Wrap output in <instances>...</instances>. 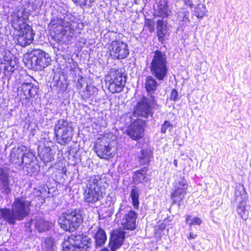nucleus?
Instances as JSON below:
<instances>
[{"mask_svg": "<svg viewBox=\"0 0 251 251\" xmlns=\"http://www.w3.org/2000/svg\"><path fill=\"white\" fill-rule=\"evenodd\" d=\"M174 164L175 166V167H176L177 166V162L176 159H175L174 160Z\"/></svg>", "mask_w": 251, "mask_h": 251, "instance_id": "de8ad7c7", "label": "nucleus"}, {"mask_svg": "<svg viewBox=\"0 0 251 251\" xmlns=\"http://www.w3.org/2000/svg\"><path fill=\"white\" fill-rule=\"evenodd\" d=\"M50 151V148L45 149L39 153L41 159L45 163L50 162L53 159V156Z\"/></svg>", "mask_w": 251, "mask_h": 251, "instance_id": "c756f323", "label": "nucleus"}, {"mask_svg": "<svg viewBox=\"0 0 251 251\" xmlns=\"http://www.w3.org/2000/svg\"><path fill=\"white\" fill-rule=\"evenodd\" d=\"M108 89L112 93L122 92L126 84V77L118 72H111L105 79Z\"/></svg>", "mask_w": 251, "mask_h": 251, "instance_id": "9d476101", "label": "nucleus"}, {"mask_svg": "<svg viewBox=\"0 0 251 251\" xmlns=\"http://www.w3.org/2000/svg\"><path fill=\"white\" fill-rule=\"evenodd\" d=\"M165 228V226L164 224L159 225L156 228V230H160L161 231H163Z\"/></svg>", "mask_w": 251, "mask_h": 251, "instance_id": "49530a36", "label": "nucleus"}, {"mask_svg": "<svg viewBox=\"0 0 251 251\" xmlns=\"http://www.w3.org/2000/svg\"><path fill=\"white\" fill-rule=\"evenodd\" d=\"M173 125L170 122L166 121L161 127V132L162 133H165L168 129L169 128L171 129Z\"/></svg>", "mask_w": 251, "mask_h": 251, "instance_id": "ea45409f", "label": "nucleus"}, {"mask_svg": "<svg viewBox=\"0 0 251 251\" xmlns=\"http://www.w3.org/2000/svg\"><path fill=\"white\" fill-rule=\"evenodd\" d=\"M32 224H34L35 228L39 232H43L48 230L50 227L48 222L45 221L44 219L40 218L31 220L30 222L26 223L25 226L27 227Z\"/></svg>", "mask_w": 251, "mask_h": 251, "instance_id": "393cba45", "label": "nucleus"}, {"mask_svg": "<svg viewBox=\"0 0 251 251\" xmlns=\"http://www.w3.org/2000/svg\"><path fill=\"white\" fill-rule=\"evenodd\" d=\"M185 222L189 224L191 227L192 225L200 226L202 223V220L199 217H192L190 215H187L185 218Z\"/></svg>", "mask_w": 251, "mask_h": 251, "instance_id": "72a5a7b5", "label": "nucleus"}, {"mask_svg": "<svg viewBox=\"0 0 251 251\" xmlns=\"http://www.w3.org/2000/svg\"><path fill=\"white\" fill-rule=\"evenodd\" d=\"M197 236V235L193 232H190L189 235L187 236L188 239H194Z\"/></svg>", "mask_w": 251, "mask_h": 251, "instance_id": "a18cd8bd", "label": "nucleus"}, {"mask_svg": "<svg viewBox=\"0 0 251 251\" xmlns=\"http://www.w3.org/2000/svg\"><path fill=\"white\" fill-rule=\"evenodd\" d=\"M34 155L33 153L31 152L28 151L26 153L24 152V155L21 159L23 160V164L25 163V165H27L29 164L32 161Z\"/></svg>", "mask_w": 251, "mask_h": 251, "instance_id": "e433bc0d", "label": "nucleus"}, {"mask_svg": "<svg viewBox=\"0 0 251 251\" xmlns=\"http://www.w3.org/2000/svg\"><path fill=\"white\" fill-rule=\"evenodd\" d=\"M207 12L206 8L202 4H199L195 8V15L198 18H202L204 17Z\"/></svg>", "mask_w": 251, "mask_h": 251, "instance_id": "473e14b6", "label": "nucleus"}, {"mask_svg": "<svg viewBox=\"0 0 251 251\" xmlns=\"http://www.w3.org/2000/svg\"><path fill=\"white\" fill-rule=\"evenodd\" d=\"M94 238L96 246L100 247L105 243L107 237L104 231L99 227L95 235Z\"/></svg>", "mask_w": 251, "mask_h": 251, "instance_id": "bb28decb", "label": "nucleus"}, {"mask_svg": "<svg viewBox=\"0 0 251 251\" xmlns=\"http://www.w3.org/2000/svg\"><path fill=\"white\" fill-rule=\"evenodd\" d=\"M177 96V92L175 89H173L171 93L170 100H172L176 101V100Z\"/></svg>", "mask_w": 251, "mask_h": 251, "instance_id": "37998d69", "label": "nucleus"}, {"mask_svg": "<svg viewBox=\"0 0 251 251\" xmlns=\"http://www.w3.org/2000/svg\"><path fill=\"white\" fill-rule=\"evenodd\" d=\"M108 186L105 179L101 175H93L87 180L84 187L83 199L85 202L92 207H97L103 198L102 190Z\"/></svg>", "mask_w": 251, "mask_h": 251, "instance_id": "f257e3e1", "label": "nucleus"}, {"mask_svg": "<svg viewBox=\"0 0 251 251\" xmlns=\"http://www.w3.org/2000/svg\"><path fill=\"white\" fill-rule=\"evenodd\" d=\"M31 202L25 198H16L12 204V210L8 208L0 209L1 217L10 225H14L16 220H22L30 212Z\"/></svg>", "mask_w": 251, "mask_h": 251, "instance_id": "7ed1b4c3", "label": "nucleus"}, {"mask_svg": "<svg viewBox=\"0 0 251 251\" xmlns=\"http://www.w3.org/2000/svg\"><path fill=\"white\" fill-rule=\"evenodd\" d=\"M17 92L21 100H27L36 94L37 88L31 83H23L18 88Z\"/></svg>", "mask_w": 251, "mask_h": 251, "instance_id": "aec40b11", "label": "nucleus"}, {"mask_svg": "<svg viewBox=\"0 0 251 251\" xmlns=\"http://www.w3.org/2000/svg\"><path fill=\"white\" fill-rule=\"evenodd\" d=\"M235 195L236 200H240L239 197L242 200L237 207V212L243 220H246L248 218L249 212L246 209V201L245 200L247 199V196L244 187L243 186L240 187L238 191H236Z\"/></svg>", "mask_w": 251, "mask_h": 251, "instance_id": "f3484780", "label": "nucleus"}, {"mask_svg": "<svg viewBox=\"0 0 251 251\" xmlns=\"http://www.w3.org/2000/svg\"><path fill=\"white\" fill-rule=\"evenodd\" d=\"M153 103L154 101L152 98L150 100L143 97L138 102L134 110V114L147 118L150 114L151 109Z\"/></svg>", "mask_w": 251, "mask_h": 251, "instance_id": "a211bd4d", "label": "nucleus"}, {"mask_svg": "<svg viewBox=\"0 0 251 251\" xmlns=\"http://www.w3.org/2000/svg\"><path fill=\"white\" fill-rule=\"evenodd\" d=\"M75 3H78L80 5H90L94 0H73Z\"/></svg>", "mask_w": 251, "mask_h": 251, "instance_id": "a19ab883", "label": "nucleus"}, {"mask_svg": "<svg viewBox=\"0 0 251 251\" xmlns=\"http://www.w3.org/2000/svg\"><path fill=\"white\" fill-rule=\"evenodd\" d=\"M23 61L28 68L41 71L50 64L51 58L48 53L41 50L35 49L25 55Z\"/></svg>", "mask_w": 251, "mask_h": 251, "instance_id": "20e7f679", "label": "nucleus"}, {"mask_svg": "<svg viewBox=\"0 0 251 251\" xmlns=\"http://www.w3.org/2000/svg\"><path fill=\"white\" fill-rule=\"evenodd\" d=\"M45 247L46 251H55L56 247L52 238H49L45 240Z\"/></svg>", "mask_w": 251, "mask_h": 251, "instance_id": "f704fd0d", "label": "nucleus"}, {"mask_svg": "<svg viewBox=\"0 0 251 251\" xmlns=\"http://www.w3.org/2000/svg\"><path fill=\"white\" fill-rule=\"evenodd\" d=\"M116 216L119 224L124 229L132 231L136 228L138 214L130 207L121 205Z\"/></svg>", "mask_w": 251, "mask_h": 251, "instance_id": "0eeeda50", "label": "nucleus"}, {"mask_svg": "<svg viewBox=\"0 0 251 251\" xmlns=\"http://www.w3.org/2000/svg\"><path fill=\"white\" fill-rule=\"evenodd\" d=\"M0 180L1 181L3 192L6 194H9L10 189L8 186V175L4 169L1 167H0Z\"/></svg>", "mask_w": 251, "mask_h": 251, "instance_id": "a878e982", "label": "nucleus"}, {"mask_svg": "<svg viewBox=\"0 0 251 251\" xmlns=\"http://www.w3.org/2000/svg\"><path fill=\"white\" fill-rule=\"evenodd\" d=\"M110 54L113 58L123 59L129 54L127 45L120 41H113L109 46Z\"/></svg>", "mask_w": 251, "mask_h": 251, "instance_id": "ddd939ff", "label": "nucleus"}, {"mask_svg": "<svg viewBox=\"0 0 251 251\" xmlns=\"http://www.w3.org/2000/svg\"><path fill=\"white\" fill-rule=\"evenodd\" d=\"M168 0H159L155 7V15L166 18L169 16L171 11L168 5Z\"/></svg>", "mask_w": 251, "mask_h": 251, "instance_id": "4be33fe9", "label": "nucleus"}, {"mask_svg": "<svg viewBox=\"0 0 251 251\" xmlns=\"http://www.w3.org/2000/svg\"><path fill=\"white\" fill-rule=\"evenodd\" d=\"M150 180V176L147 173V168L144 167L137 171L133 176V180L135 184H145Z\"/></svg>", "mask_w": 251, "mask_h": 251, "instance_id": "b1692460", "label": "nucleus"}, {"mask_svg": "<svg viewBox=\"0 0 251 251\" xmlns=\"http://www.w3.org/2000/svg\"><path fill=\"white\" fill-rule=\"evenodd\" d=\"M77 24L75 17L71 14L64 13L59 15L56 19L51 20L48 27L54 36L72 37L75 31Z\"/></svg>", "mask_w": 251, "mask_h": 251, "instance_id": "f03ea898", "label": "nucleus"}, {"mask_svg": "<svg viewBox=\"0 0 251 251\" xmlns=\"http://www.w3.org/2000/svg\"><path fill=\"white\" fill-rule=\"evenodd\" d=\"M29 16V13L25 8L19 9L17 11L12 13L11 15V23L12 27L19 31L24 28L25 25V21Z\"/></svg>", "mask_w": 251, "mask_h": 251, "instance_id": "2eb2a0df", "label": "nucleus"}, {"mask_svg": "<svg viewBox=\"0 0 251 251\" xmlns=\"http://www.w3.org/2000/svg\"><path fill=\"white\" fill-rule=\"evenodd\" d=\"M95 151L101 158L108 159L113 156L111 142L107 137L97 140L95 146Z\"/></svg>", "mask_w": 251, "mask_h": 251, "instance_id": "f8f14e48", "label": "nucleus"}, {"mask_svg": "<svg viewBox=\"0 0 251 251\" xmlns=\"http://www.w3.org/2000/svg\"><path fill=\"white\" fill-rule=\"evenodd\" d=\"M183 1L185 5L192 8L194 5V2L195 0H183Z\"/></svg>", "mask_w": 251, "mask_h": 251, "instance_id": "c03bdc74", "label": "nucleus"}, {"mask_svg": "<svg viewBox=\"0 0 251 251\" xmlns=\"http://www.w3.org/2000/svg\"><path fill=\"white\" fill-rule=\"evenodd\" d=\"M177 19L182 22L183 26L187 25L190 22L189 12L185 8H181L177 13Z\"/></svg>", "mask_w": 251, "mask_h": 251, "instance_id": "c85d7f7f", "label": "nucleus"}, {"mask_svg": "<svg viewBox=\"0 0 251 251\" xmlns=\"http://www.w3.org/2000/svg\"><path fill=\"white\" fill-rule=\"evenodd\" d=\"M167 56L164 52L156 50L150 67L151 74L158 80H163L168 72Z\"/></svg>", "mask_w": 251, "mask_h": 251, "instance_id": "423d86ee", "label": "nucleus"}, {"mask_svg": "<svg viewBox=\"0 0 251 251\" xmlns=\"http://www.w3.org/2000/svg\"><path fill=\"white\" fill-rule=\"evenodd\" d=\"M82 211L79 209L68 210L59 217L58 224L66 231H74L82 223Z\"/></svg>", "mask_w": 251, "mask_h": 251, "instance_id": "39448f33", "label": "nucleus"}, {"mask_svg": "<svg viewBox=\"0 0 251 251\" xmlns=\"http://www.w3.org/2000/svg\"><path fill=\"white\" fill-rule=\"evenodd\" d=\"M18 62V59L14 56L7 62V64L9 65L10 67H11V69L10 70V71H14L15 67L17 65Z\"/></svg>", "mask_w": 251, "mask_h": 251, "instance_id": "58836bf2", "label": "nucleus"}, {"mask_svg": "<svg viewBox=\"0 0 251 251\" xmlns=\"http://www.w3.org/2000/svg\"><path fill=\"white\" fill-rule=\"evenodd\" d=\"M145 125V121L138 119L130 125L126 133L133 140H138L143 136Z\"/></svg>", "mask_w": 251, "mask_h": 251, "instance_id": "dca6fc26", "label": "nucleus"}, {"mask_svg": "<svg viewBox=\"0 0 251 251\" xmlns=\"http://www.w3.org/2000/svg\"><path fill=\"white\" fill-rule=\"evenodd\" d=\"M34 36V34L31 27L27 25L18 31L15 39L18 45L22 47H25L32 42Z\"/></svg>", "mask_w": 251, "mask_h": 251, "instance_id": "4468645a", "label": "nucleus"}, {"mask_svg": "<svg viewBox=\"0 0 251 251\" xmlns=\"http://www.w3.org/2000/svg\"><path fill=\"white\" fill-rule=\"evenodd\" d=\"M154 22L151 19H146L145 22V26L149 29L150 32H152L154 30Z\"/></svg>", "mask_w": 251, "mask_h": 251, "instance_id": "4c0bfd02", "label": "nucleus"}, {"mask_svg": "<svg viewBox=\"0 0 251 251\" xmlns=\"http://www.w3.org/2000/svg\"><path fill=\"white\" fill-rule=\"evenodd\" d=\"M188 183L184 178L181 177L174 183V190L171 194V199L174 204L180 205L187 193Z\"/></svg>", "mask_w": 251, "mask_h": 251, "instance_id": "9b49d317", "label": "nucleus"}, {"mask_svg": "<svg viewBox=\"0 0 251 251\" xmlns=\"http://www.w3.org/2000/svg\"><path fill=\"white\" fill-rule=\"evenodd\" d=\"M26 151L25 146H21L17 149H14L12 150L9 156L10 160L11 163L20 166L23 164L22 157L24 155V151Z\"/></svg>", "mask_w": 251, "mask_h": 251, "instance_id": "5701e85b", "label": "nucleus"}, {"mask_svg": "<svg viewBox=\"0 0 251 251\" xmlns=\"http://www.w3.org/2000/svg\"><path fill=\"white\" fill-rule=\"evenodd\" d=\"M14 56L9 50H5L3 56L4 61L7 62L9 60L11 59Z\"/></svg>", "mask_w": 251, "mask_h": 251, "instance_id": "79ce46f5", "label": "nucleus"}, {"mask_svg": "<svg viewBox=\"0 0 251 251\" xmlns=\"http://www.w3.org/2000/svg\"><path fill=\"white\" fill-rule=\"evenodd\" d=\"M73 131L71 124L66 120H59L55 123L54 132L56 141L61 145L71 141L73 136Z\"/></svg>", "mask_w": 251, "mask_h": 251, "instance_id": "6e6552de", "label": "nucleus"}, {"mask_svg": "<svg viewBox=\"0 0 251 251\" xmlns=\"http://www.w3.org/2000/svg\"><path fill=\"white\" fill-rule=\"evenodd\" d=\"M131 200H132V202L133 207L136 208L138 209L139 207V193L137 189L136 188H133L131 190L130 195Z\"/></svg>", "mask_w": 251, "mask_h": 251, "instance_id": "2f4dec72", "label": "nucleus"}, {"mask_svg": "<svg viewBox=\"0 0 251 251\" xmlns=\"http://www.w3.org/2000/svg\"><path fill=\"white\" fill-rule=\"evenodd\" d=\"M156 29L158 40L163 43L170 35V28L167 22L163 19L158 20L156 23Z\"/></svg>", "mask_w": 251, "mask_h": 251, "instance_id": "412c9836", "label": "nucleus"}, {"mask_svg": "<svg viewBox=\"0 0 251 251\" xmlns=\"http://www.w3.org/2000/svg\"><path fill=\"white\" fill-rule=\"evenodd\" d=\"M126 232L122 229L114 230L111 236L109 247L112 251H115L123 244L125 239Z\"/></svg>", "mask_w": 251, "mask_h": 251, "instance_id": "6ab92c4d", "label": "nucleus"}, {"mask_svg": "<svg viewBox=\"0 0 251 251\" xmlns=\"http://www.w3.org/2000/svg\"><path fill=\"white\" fill-rule=\"evenodd\" d=\"M151 156V152L149 150H142L141 155L139 157V161L142 165L148 164L150 162Z\"/></svg>", "mask_w": 251, "mask_h": 251, "instance_id": "7c9ffc66", "label": "nucleus"}, {"mask_svg": "<svg viewBox=\"0 0 251 251\" xmlns=\"http://www.w3.org/2000/svg\"><path fill=\"white\" fill-rule=\"evenodd\" d=\"M158 84L156 79L151 76L146 77L145 82V86L149 93L154 91L157 87Z\"/></svg>", "mask_w": 251, "mask_h": 251, "instance_id": "cd10ccee", "label": "nucleus"}, {"mask_svg": "<svg viewBox=\"0 0 251 251\" xmlns=\"http://www.w3.org/2000/svg\"><path fill=\"white\" fill-rule=\"evenodd\" d=\"M98 92V90L96 87L92 85H87L85 92L84 97L86 98H89L91 96L95 95Z\"/></svg>", "mask_w": 251, "mask_h": 251, "instance_id": "c9c22d12", "label": "nucleus"}, {"mask_svg": "<svg viewBox=\"0 0 251 251\" xmlns=\"http://www.w3.org/2000/svg\"><path fill=\"white\" fill-rule=\"evenodd\" d=\"M91 243V239L89 237L79 235L65 242L63 250L64 251H87Z\"/></svg>", "mask_w": 251, "mask_h": 251, "instance_id": "1a4fd4ad", "label": "nucleus"}]
</instances>
